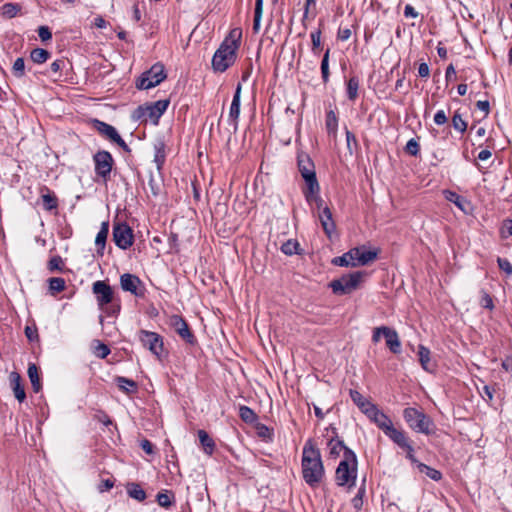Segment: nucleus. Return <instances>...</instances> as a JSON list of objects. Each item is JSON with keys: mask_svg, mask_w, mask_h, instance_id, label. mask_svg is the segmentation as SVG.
<instances>
[{"mask_svg": "<svg viewBox=\"0 0 512 512\" xmlns=\"http://www.w3.org/2000/svg\"><path fill=\"white\" fill-rule=\"evenodd\" d=\"M301 466L304 481L312 488L318 486L324 478L325 470L320 451L311 440L303 447Z\"/></svg>", "mask_w": 512, "mask_h": 512, "instance_id": "obj_1", "label": "nucleus"}, {"mask_svg": "<svg viewBox=\"0 0 512 512\" xmlns=\"http://www.w3.org/2000/svg\"><path fill=\"white\" fill-rule=\"evenodd\" d=\"M241 31L234 29L224 39L212 58V67L216 72H224L234 64L240 46Z\"/></svg>", "mask_w": 512, "mask_h": 512, "instance_id": "obj_2", "label": "nucleus"}, {"mask_svg": "<svg viewBox=\"0 0 512 512\" xmlns=\"http://www.w3.org/2000/svg\"><path fill=\"white\" fill-rule=\"evenodd\" d=\"M357 465L356 454L352 450H346L335 472V481L338 486L351 488L355 485L357 479Z\"/></svg>", "mask_w": 512, "mask_h": 512, "instance_id": "obj_3", "label": "nucleus"}, {"mask_svg": "<svg viewBox=\"0 0 512 512\" xmlns=\"http://www.w3.org/2000/svg\"><path fill=\"white\" fill-rule=\"evenodd\" d=\"M403 417L408 426L418 433L430 435L435 431L433 420L428 415L416 408H405L403 411Z\"/></svg>", "mask_w": 512, "mask_h": 512, "instance_id": "obj_4", "label": "nucleus"}, {"mask_svg": "<svg viewBox=\"0 0 512 512\" xmlns=\"http://www.w3.org/2000/svg\"><path fill=\"white\" fill-rule=\"evenodd\" d=\"M165 67L162 63H155L149 70L143 72L136 81V88L148 90L156 87L166 79Z\"/></svg>", "mask_w": 512, "mask_h": 512, "instance_id": "obj_5", "label": "nucleus"}, {"mask_svg": "<svg viewBox=\"0 0 512 512\" xmlns=\"http://www.w3.org/2000/svg\"><path fill=\"white\" fill-rule=\"evenodd\" d=\"M298 170L305 182L302 189H309L310 192L316 189L319 182L316 177L315 165L309 155L301 153L297 158Z\"/></svg>", "mask_w": 512, "mask_h": 512, "instance_id": "obj_6", "label": "nucleus"}, {"mask_svg": "<svg viewBox=\"0 0 512 512\" xmlns=\"http://www.w3.org/2000/svg\"><path fill=\"white\" fill-rule=\"evenodd\" d=\"M367 417L392 441L404 431L394 427L391 419L375 405Z\"/></svg>", "mask_w": 512, "mask_h": 512, "instance_id": "obj_7", "label": "nucleus"}, {"mask_svg": "<svg viewBox=\"0 0 512 512\" xmlns=\"http://www.w3.org/2000/svg\"><path fill=\"white\" fill-rule=\"evenodd\" d=\"M363 277V272L357 271L333 280L330 287L335 294H349L355 290Z\"/></svg>", "mask_w": 512, "mask_h": 512, "instance_id": "obj_8", "label": "nucleus"}, {"mask_svg": "<svg viewBox=\"0 0 512 512\" xmlns=\"http://www.w3.org/2000/svg\"><path fill=\"white\" fill-rule=\"evenodd\" d=\"M92 291L95 294L97 304L101 310L109 315L115 313V310L110 311L106 307L108 304L112 303L114 298V292L110 285L104 281L98 280L93 283Z\"/></svg>", "mask_w": 512, "mask_h": 512, "instance_id": "obj_9", "label": "nucleus"}, {"mask_svg": "<svg viewBox=\"0 0 512 512\" xmlns=\"http://www.w3.org/2000/svg\"><path fill=\"white\" fill-rule=\"evenodd\" d=\"M113 241L115 245L126 250L133 245L134 236L133 231L127 223L118 222L113 225Z\"/></svg>", "mask_w": 512, "mask_h": 512, "instance_id": "obj_10", "label": "nucleus"}, {"mask_svg": "<svg viewBox=\"0 0 512 512\" xmlns=\"http://www.w3.org/2000/svg\"><path fill=\"white\" fill-rule=\"evenodd\" d=\"M93 161L96 175L104 181L109 179L114 164L111 153L106 150L98 151L93 156Z\"/></svg>", "mask_w": 512, "mask_h": 512, "instance_id": "obj_11", "label": "nucleus"}, {"mask_svg": "<svg viewBox=\"0 0 512 512\" xmlns=\"http://www.w3.org/2000/svg\"><path fill=\"white\" fill-rule=\"evenodd\" d=\"M139 341L149 351L160 358L164 351L163 337L156 332L140 330Z\"/></svg>", "mask_w": 512, "mask_h": 512, "instance_id": "obj_12", "label": "nucleus"}, {"mask_svg": "<svg viewBox=\"0 0 512 512\" xmlns=\"http://www.w3.org/2000/svg\"><path fill=\"white\" fill-rule=\"evenodd\" d=\"M167 323L186 343L190 345L196 344V337L194 336L193 332L190 330L187 322L182 316L178 314H173L169 316Z\"/></svg>", "mask_w": 512, "mask_h": 512, "instance_id": "obj_13", "label": "nucleus"}, {"mask_svg": "<svg viewBox=\"0 0 512 512\" xmlns=\"http://www.w3.org/2000/svg\"><path fill=\"white\" fill-rule=\"evenodd\" d=\"M94 127L101 135L119 145L124 151L130 152V148L119 135L115 127L97 119L94 120Z\"/></svg>", "mask_w": 512, "mask_h": 512, "instance_id": "obj_14", "label": "nucleus"}, {"mask_svg": "<svg viewBox=\"0 0 512 512\" xmlns=\"http://www.w3.org/2000/svg\"><path fill=\"white\" fill-rule=\"evenodd\" d=\"M120 285L124 291L130 292L135 296H143V291L140 289L142 282L136 275L125 273L120 277Z\"/></svg>", "mask_w": 512, "mask_h": 512, "instance_id": "obj_15", "label": "nucleus"}, {"mask_svg": "<svg viewBox=\"0 0 512 512\" xmlns=\"http://www.w3.org/2000/svg\"><path fill=\"white\" fill-rule=\"evenodd\" d=\"M169 103L170 101L165 99L146 104L148 119H150L154 125H158L159 119L167 110Z\"/></svg>", "mask_w": 512, "mask_h": 512, "instance_id": "obj_16", "label": "nucleus"}, {"mask_svg": "<svg viewBox=\"0 0 512 512\" xmlns=\"http://www.w3.org/2000/svg\"><path fill=\"white\" fill-rule=\"evenodd\" d=\"M319 220L325 234L331 238L335 232L336 225L333 220L332 212L329 207H324L323 211L319 212Z\"/></svg>", "mask_w": 512, "mask_h": 512, "instance_id": "obj_17", "label": "nucleus"}, {"mask_svg": "<svg viewBox=\"0 0 512 512\" xmlns=\"http://www.w3.org/2000/svg\"><path fill=\"white\" fill-rule=\"evenodd\" d=\"M395 444H397L400 448L406 451V458L410 460L411 463L415 464L418 467V463H420L416 457L414 456V448L411 444L410 439L407 437L406 433H401L397 438L393 440Z\"/></svg>", "mask_w": 512, "mask_h": 512, "instance_id": "obj_18", "label": "nucleus"}, {"mask_svg": "<svg viewBox=\"0 0 512 512\" xmlns=\"http://www.w3.org/2000/svg\"><path fill=\"white\" fill-rule=\"evenodd\" d=\"M357 248H352L342 256L332 259V264L340 267H357L356 264Z\"/></svg>", "mask_w": 512, "mask_h": 512, "instance_id": "obj_19", "label": "nucleus"}, {"mask_svg": "<svg viewBox=\"0 0 512 512\" xmlns=\"http://www.w3.org/2000/svg\"><path fill=\"white\" fill-rule=\"evenodd\" d=\"M240 94L241 85L239 84L234 93L233 100L229 110V121L234 125L235 129L237 128V121L240 115Z\"/></svg>", "mask_w": 512, "mask_h": 512, "instance_id": "obj_20", "label": "nucleus"}, {"mask_svg": "<svg viewBox=\"0 0 512 512\" xmlns=\"http://www.w3.org/2000/svg\"><path fill=\"white\" fill-rule=\"evenodd\" d=\"M350 397L354 404L361 410L363 414L367 416L375 404L367 400L360 392L357 390H350Z\"/></svg>", "mask_w": 512, "mask_h": 512, "instance_id": "obj_21", "label": "nucleus"}, {"mask_svg": "<svg viewBox=\"0 0 512 512\" xmlns=\"http://www.w3.org/2000/svg\"><path fill=\"white\" fill-rule=\"evenodd\" d=\"M9 380H10V384L13 389L15 398L19 402H23L26 398V393H25L23 385L21 384L20 374L15 371L11 372L9 375Z\"/></svg>", "mask_w": 512, "mask_h": 512, "instance_id": "obj_22", "label": "nucleus"}, {"mask_svg": "<svg viewBox=\"0 0 512 512\" xmlns=\"http://www.w3.org/2000/svg\"><path fill=\"white\" fill-rule=\"evenodd\" d=\"M357 248V256H356V264L358 266H365L371 262H373L378 255L377 250H367L365 246L356 247Z\"/></svg>", "mask_w": 512, "mask_h": 512, "instance_id": "obj_23", "label": "nucleus"}, {"mask_svg": "<svg viewBox=\"0 0 512 512\" xmlns=\"http://www.w3.org/2000/svg\"><path fill=\"white\" fill-rule=\"evenodd\" d=\"M385 340L387 347L392 353L398 354L401 352V342L396 330L387 327V329H385Z\"/></svg>", "mask_w": 512, "mask_h": 512, "instance_id": "obj_24", "label": "nucleus"}, {"mask_svg": "<svg viewBox=\"0 0 512 512\" xmlns=\"http://www.w3.org/2000/svg\"><path fill=\"white\" fill-rule=\"evenodd\" d=\"M302 193L305 197V200L308 204H315L316 208L321 212L323 211L324 201L320 196V185H317L316 189L313 192H310L309 189H302Z\"/></svg>", "mask_w": 512, "mask_h": 512, "instance_id": "obj_25", "label": "nucleus"}, {"mask_svg": "<svg viewBox=\"0 0 512 512\" xmlns=\"http://www.w3.org/2000/svg\"><path fill=\"white\" fill-rule=\"evenodd\" d=\"M431 352L424 345L418 347V357L421 367L427 372H433L435 364L431 361Z\"/></svg>", "mask_w": 512, "mask_h": 512, "instance_id": "obj_26", "label": "nucleus"}, {"mask_svg": "<svg viewBox=\"0 0 512 512\" xmlns=\"http://www.w3.org/2000/svg\"><path fill=\"white\" fill-rule=\"evenodd\" d=\"M108 233H109V223L107 221L102 222L100 230L97 233L96 238H95V245L97 248V253L100 255H103Z\"/></svg>", "mask_w": 512, "mask_h": 512, "instance_id": "obj_27", "label": "nucleus"}, {"mask_svg": "<svg viewBox=\"0 0 512 512\" xmlns=\"http://www.w3.org/2000/svg\"><path fill=\"white\" fill-rule=\"evenodd\" d=\"M444 196L447 201L454 203L461 211L467 212L469 202L466 198L450 190H445Z\"/></svg>", "mask_w": 512, "mask_h": 512, "instance_id": "obj_28", "label": "nucleus"}, {"mask_svg": "<svg viewBox=\"0 0 512 512\" xmlns=\"http://www.w3.org/2000/svg\"><path fill=\"white\" fill-rule=\"evenodd\" d=\"M198 438L205 454L211 456L215 450V442L205 430H198Z\"/></svg>", "mask_w": 512, "mask_h": 512, "instance_id": "obj_29", "label": "nucleus"}, {"mask_svg": "<svg viewBox=\"0 0 512 512\" xmlns=\"http://www.w3.org/2000/svg\"><path fill=\"white\" fill-rule=\"evenodd\" d=\"M327 447L329 450V455L332 458H337L341 452H343V456L345 455L346 450H350L345 446L344 442L338 438H332L328 441Z\"/></svg>", "mask_w": 512, "mask_h": 512, "instance_id": "obj_30", "label": "nucleus"}, {"mask_svg": "<svg viewBox=\"0 0 512 512\" xmlns=\"http://www.w3.org/2000/svg\"><path fill=\"white\" fill-rule=\"evenodd\" d=\"M27 373L31 381L33 391L35 393H38L41 390L42 386L40 383V377L37 366L34 363H30L28 366Z\"/></svg>", "mask_w": 512, "mask_h": 512, "instance_id": "obj_31", "label": "nucleus"}, {"mask_svg": "<svg viewBox=\"0 0 512 512\" xmlns=\"http://www.w3.org/2000/svg\"><path fill=\"white\" fill-rule=\"evenodd\" d=\"M325 125L328 134L336 136L338 129V117L333 110L327 111Z\"/></svg>", "mask_w": 512, "mask_h": 512, "instance_id": "obj_32", "label": "nucleus"}, {"mask_svg": "<svg viewBox=\"0 0 512 512\" xmlns=\"http://www.w3.org/2000/svg\"><path fill=\"white\" fill-rule=\"evenodd\" d=\"M47 191L46 194H42L41 198L43 201L44 209L47 211H51L58 207V200L54 193L50 192V190L45 187Z\"/></svg>", "mask_w": 512, "mask_h": 512, "instance_id": "obj_33", "label": "nucleus"}, {"mask_svg": "<svg viewBox=\"0 0 512 512\" xmlns=\"http://www.w3.org/2000/svg\"><path fill=\"white\" fill-rule=\"evenodd\" d=\"M154 149H155L154 162L156 163L157 169L161 170V168L165 162V159H166L164 142H158L154 146Z\"/></svg>", "mask_w": 512, "mask_h": 512, "instance_id": "obj_34", "label": "nucleus"}, {"mask_svg": "<svg viewBox=\"0 0 512 512\" xmlns=\"http://www.w3.org/2000/svg\"><path fill=\"white\" fill-rule=\"evenodd\" d=\"M116 383L122 391L126 393H134L137 390V384L135 381L125 378V377H117Z\"/></svg>", "mask_w": 512, "mask_h": 512, "instance_id": "obj_35", "label": "nucleus"}, {"mask_svg": "<svg viewBox=\"0 0 512 512\" xmlns=\"http://www.w3.org/2000/svg\"><path fill=\"white\" fill-rule=\"evenodd\" d=\"M127 493L131 498L140 502L146 499V492L139 484L132 483L128 485Z\"/></svg>", "mask_w": 512, "mask_h": 512, "instance_id": "obj_36", "label": "nucleus"}, {"mask_svg": "<svg viewBox=\"0 0 512 512\" xmlns=\"http://www.w3.org/2000/svg\"><path fill=\"white\" fill-rule=\"evenodd\" d=\"M418 470L419 472L426 474L427 477L434 481H439L442 478V473L439 470L434 469L424 463H418Z\"/></svg>", "mask_w": 512, "mask_h": 512, "instance_id": "obj_37", "label": "nucleus"}, {"mask_svg": "<svg viewBox=\"0 0 512 512\" xmlns=\"http://www.w3.org/2000/svg\"><path fill=\"white\" fill-rule=\"evenodd\" d=\"M30 57L34 63L42 64L50 58V52L42 48H35L31 51Z\"/></svg>", "mask_w": 512, "mask_h": 512, "instance_id": "obj_38", "label": "nucleus"}, {"mask_svg": "<svg viewBox=\"0 0 512 512\" xmlns=\"http://www.w3.org/2000/svg\"><path fill=\"white\" fill-rule=\"evenodd\" d=\"M359 79L355 76L350 77L347 82V96L349 100L354 101L358 96Z\"/></svg>", "mask_w": 512, "mask_h": 512, "instance_id": "obj_39", "label": "nucleus"}, {"mask_svg": "<svg viewBox=\"0 0 512 512\" xmlns=\"http://www.w3.org/2000/svg\"><path fill=\"white\" fill-rule=\"evenodd\" d=\"M239 417L245 422V423H253L257 420L256 413L248 406L242 405L239 408Z\"/></svg>", "mask_w": 512, "mask_h": 512, "instance_id": "obj_40", "label": "nucleus"}, {"mask_svg": "<svg viewBox=\"0 0 512 512\" xmlns=\"http://www.w3.org/2000/svg\"><path fill=\"white\" fill-rule=\"evenodd\" d=\"M298 249H299V243L297 240H294V239L287 240L281 246V251L285 255H289V256L294 255V254H299Z\"/></svg>", "mask_w": 512, "mask_h": 512, "instance_id": "obj_41", "label": "nucleus"}, {"mask_svg": "<svg viewBox=\"0 0 512 512\" xmlns=\"http://www.w3.org/2000/svg\"><path fill=\"white\" fill-rule=\"evenodd\" d=\"M20 9L21 7L18 4L6 3L2 6L1 13L4 17L11 19L19 13Z\"/></svg>", "mask_w": 512, "mask_h": 512, "instance_id": "obj_42", "label": "nucleus"}, {"mask_svg": "<svg viewBox=\"0 0 512 512\" xmlns=\"http://www.w3.org/2000/svg\"><path fill=\"white\" fill-rule=\"evenodd\" d=\"M156 498L159 506L164 508H169L173 503V495L168 491L159 492Z\"/></svg>", "mask_w": 512, "mask_h": 512, "instance_id": "obj_43", "label": "nucleus"}, {"mask_svg": "<svg viewBox=\"0 0 512 512\" xmlns=\"http://www.w3.org/2000/svg\"><path fill=\"white\" fill-rule=\"evenodd\" d=\"M12 74L16 78H22L25 75V61L22 57L17 58L12 66Z\"/></svg>", "mask_w": 512, "mask_h": 512, "instance_id": "obj_44", "label": "nucleus"}, {"mask_svg": "<svg viewBox=\"0 0 512 512\" xmlns=\"http://www.w3.org/2000/svg\"><path fill=\"white\" fill-rule=\"evenodd\" d=\"M49 289L51 292L59 293L65 289V280L60 277H53L49 279Z\"/></svg>", "mask_w": 512, "mask_h": 512, "instance_id": "obj_45", "label": "nucleus"}, {"mask_svg": "<svg viewBox=\"0 0 512 512\" xmlns=\"http://www.w3.org/2000/svg\"><path fill=\"white\" fill-rule=\"evenodd\" d=\"M329 53L330 50L327 49L321 61V74L324 83L329 81Z\"/></svg>", "mask_w": 512, "mask_h": 512, "instance_id": "obj_46", "label": "nucleus"}, {"mask_svg": "<svg viewBox=\"0 0 512 512\" xmlns=\"http://www.w3.org/2000/svg\"><path fill=\"white\" fill-rule=\"evenodd\" d=\"M452 126L460 133H464L467 129L466 121L463 120L462 116L458 112H455L452 117Z\"/></svg>", "mask_w": 512, "mask_h": 512, "instance_id": "obj_47", "label": "nucleus"}, {"mask_svg": "<svg viewBox=\"0 0 512 512\" xmlns=\"http://www.w3.org/2000/svg\"><path fill=\"white\" fill-rule=\"evenodd\" d=\"M132 119L134 121L146 122L148 120L146 104L138 106L132 113Z\"/></svg>", "mask_w": 512, "mask_h": 512, "instance_id": "obj_48", "label": "nucleus"}, {"mask_svg": "<svg viewBox=\"0 0 512 512\" xmlns=\"http://www.w3.org/2000/svg\"><path fill=\"white\" fill-rule=\"evenodd\" d=\"M94 353L100 359H104L110 354V348L106 344H104L100 341H96V345L94 347Z\"/></svg>", "mask_w": 512, "mask_h": 512, "instance_id": "obj_49", "label": "nucleus"}, {"mask_svg": "<svg viewBox=\"0 0 512 512\" xmlns=\"http://www.w3.org/2000/svg\"><path fill=\"white\" fill-rule=\"evenodd\" d=\"M63 266V259L59 255L53 256L48 262V269L50 271H62Z\"/></svg>", "mask_w": 512, "mask_h": 512, "instance_id": "obj_50", "label": "nucleus"}, {"mask_svg": "<svg viewBox=\"0 0 512 512\" xmlns=\"http://www.w3.org/2000/svg\"><path fill=\"white\" fill-rule=\"evenodd\" d=\"M479 303H480V306L485 309L493 310V308H494V302H493L492 297L484 290L481 291V297H480Z\"/></svg>", "mask_w": 512, "mask_h": 512, "instance_id": "obj_51", "label": "nucleus"}, {"mask_svg": "<svg viewBox=\"0 0 512 512\" xmlns=\"http://www.w3.org/2000/svg\"><path fill=\"white\" fill-rule=\"evenodd\" d=\"M312 51L316 54L321 45V31L316 30L311 32Z\"/></svg>", "mask_w": 512, "mask_h": 512, "instance_id": "obj_52", "label": "nucleus"}, {"mask_svg": "<svg viewBox=\"0 0 512 512\" xmlns=\"http://www.w3.org/2000/svg\"><path fill=\"white\" fill-rule=\"evenodd\" d=\"M405 150L410 155L416 156L420 151L419 143L415 139L412 138L407 142Z\"/></svg>", "mask_w": 512, "mask_h": 512, "instance_id": "obj_53", "label": "nucleus"}, {"mask_svg": "<svg viewBox=\"0 0 512 512\" xmlns=\"http://www.w3.org/2000/svg\"><path fill=\"white\" fill-rule=\"evenodd\" d=\"M497 263L500 270L504 271L508 275L512 274V264L508 259L498 257Z\"/></svg>", "mask_w": 512, "mask_h": 512, "instance_id": "obj_54", "label": "nucleus"}, {"mask_svg": "<svg viewBox=\"0 0 512 512\" xmlns=\"http://www.w3.org/2000/svg\"><path fill=\"white\" fill-rule=\"evenodd\" d=\"M494 392L495 389L492 386L484 385L482 391H480V395L486 402H490L493 400Z\"/></svg>", "mask_w": 512, "mask_h": 512, "instance_id": "obj_55", "label": "nucleus"}, {"mask_svg": "<svg viewBox=\"0 0 512 512\" xmlns=\"http://www.w3.org/2000/svg\"><path fill=\"white\" fill-rule=\"evenodd\" d=\"M500 234L502 238H508L512 236V219H507L504 221Z\"/></svg>", "mask_w": 512, "mask_h": 512, "instance_id": "obj_56", "label": "nucleus"}, {"mask_svg": "<svg viewBox=\"0 0 512 512\" xmlns=\"http://www.w3.org/2000/svg\"><path fill=\"white\" fill-rule=\"evenodd\" d=\"M38 36L41 39V41L46 42L51 40L52 33L47 26H40L38 28Z\"/></svg>", "mask_w": 512, "mask_h": 512, "instance_id": "obj_57", "label": "nucleus"}, {"mask_svg": "<svg viewBox=\"0 0 512 512\" xmlns=\"http://www.w3.org/2000/svg\"><path fill=\"white\" fill-rule=\"evenodd\" d=\"M385 329H387V326H381L374 329L372 335V341L374 343H378L382 335L385 337Z\"/></svg>", "mask_w": 512, "mask_h": 512, "instance_id": "obj_58", "label": "nucleus"}, {"mask_svg": "<svg viewBox=\"0 0 512 512\" xmlns=\"http://www.w3.org/2000/svg\"><path fill=\"white\" fill-rule=\"evenodd\" d=\"M434 122L437 125H443L447 122V116L444 110H438L434 115Z\"/></svg>", "mask_w": 512, "mask_h": 512, "instance_id": "obj_59", "label": "nucleus"}, {"mask_svg": "<svg viewBox=\"0 0 512 512\" xmlns=\"http://www.w3.org/2000/svg\"><path fill=\"white\" fill-rule=\"evenodd\" d=\"M418 74L422 78H428L430 75V68L427 63L422 62L418 67Z\"/></svg>", "mask_w": 512, "mask_h": 512, "instance_id": "obj_60", "label": "nucleus"}, {"mask_svg": "<svg viewBox=\"0 0 512 512\" xmlns=\"http://www.w3.org/2000/svg\"><path fill=\"white\" fill-rule=\"evenodd\" d=\"M258 435L262 438L270 439L272 436V431L265 425H260L257 427Z\"/></svg>", "mask_w": 512, "mask_h": 512, "instance_id": "obj_61", "label": "nucleus"}, {"mask_svg": "<svg viewBox=\"0 0 512 512\" xmlns=\"http://www.w3.org/2000/svg\"><path fill=\"white\" fill-rule=\"evenodd\" d=\"M140 446L141 448L143 449V451L147 454H153L154 453V446L153 444L147 440V439H144L140 442Z\"/></svg>", "mask_w": 512, "mask_h": 512, "instance_id": "obj_62", "label": "nucleus"}, {"mask_svg": "<svg viewBox=\"0 0 512 512\" xmlns=\"http://www.w3.org/2000/svg\"><path fill=\"white\" fill-rule=\"evenodd\" d=\"M95 418L102 424H104L105 426H108V425H111L112 424V420L110 419V417L104 413V412H100L98 413Z\"/></svg>", "mask_w": 512, "mask_h": 512, "instance_id": "obj_63", "label": "nucleus"}, {"mask_svg": "<svg viewBox=\"0 0 512 512\" xmlns=\"http://www.w3.org/2000/svg\"><path fill=\"white\" fill-rule=\"evenodd\" d=\"M476 107H477V109L482 111L485 116L489 114L490 105H489V102L487 100H485V101H477Z\"/></svg>", "mask_w": 512, "mask_h": 512, "instance_id": "obj_64", "label": "nucleus"}]
</instances>
